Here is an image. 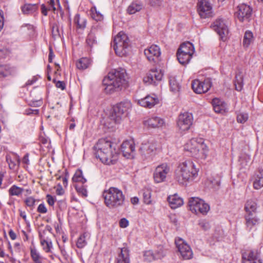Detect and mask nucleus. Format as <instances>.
Returning a JSON list of instances; mask_svg holds the SVG:
<instances>
[{
  "label": "nucleus",
  "mask_w": 263,
  "mask_h": 263,
  "mask_svg": "<svg viewBox=\"0 0 263 263\" xmlns=\"http://www.w3.org/2000/svg\"><path fill=\"white\" fill-rule=\"evenodd\" d=\"M48 3L49 10L54 11L57 9L56 6H57L58 7H60L59 0H56V2H55L54 0H49Z\"/></svg>",
  "instance_id": "8fccbe9b"
},
{
  "label": "nucleus",
  "mask_w": 263,
  "mask_h": 263,
  "mask_svg": "<svg viewBox=\"0 0 263 263\" xmlns=\"http://www.w3.org/2000/svg\"><path fill=\"white\" fill-rule=\"evenodd\" d=\"M106 93H112L125 88L127 84V76L125 69L119 68L109 72L103 80Z\"/></svg>",
  "instance_id": "f257e3e1"
},
{
  "label": "nucleus",
  "mask_w": 263,
  "mask_h": 263,
  "mask_svg": "<svg viewBox=\"0 0 263 263\" xmlns=\"http://www.w3.org/2000/svg\"><path fill=\"white\" fill-rule=\"evenodd\" d=\"M128 221L125 218H122L119 221V225L121 228H125L128 226Z\"/></svg>",
  "instance_id": "052dcab7"
},
{
  "label": "nucleus",
  "mask_w": 263,
  "mask_h": 263,
  "mask_svg": "<svg viewBox=\"0 0 263 263\" xmlns=\"http://www.w3.org/2000/svg\"><path fill=\"white\" fill-rule=\"evenodd\" d=\"M16 73V69L15 67L9 65H0V77L13 76Z\"/></svg>",
  "instance_id": "a878e982"
},
{
  "label": "nucleus",
  "mask_w": 263,
  "mask_h": 263,
  "mask_svg": "<svg viewBox=\"0 0 263 263\" xmlns=\"http://www.w3.org/2000/svg\"><path fill=\"white\" fill-rule=\"evenodd\" d=\"M6 161L9 164V167L11 169H13L15 166V163L12 160L9 156H6Z\"/></svg>",
  "instance_id": "e2e57ef3"
},
{
  "label": "nucleus",
  "mask_w": 263,
  "mask_h": 263,
  "mask_svg": "<svg viewBox=\"0 0 263 263\" xmlns=\"http://www.w3.org/2000/svg\"><path fill=\"white\" fill-rule=\"evenodd\" d=\"M159 103L158 98L155 95H147L144 98L138 99L137 103L141 106L151 108Z\"/></svg>",
  "instance_id": "412c9836"
},
{
  "label": "nucleus",
  "mask_w": 263,
  "mask_h": 263,
  "mask_svg": "<svg viewBox=\"0 0 263 263\" xmlns=\"http://www.w3.org/2000/svg\"><path fill=\"white\" fill-rule=\"evenodd\" d=\"M199 168L190 160L179 164L175 172V178L180 184L186 185L197 178Z\"/></svg>",
  "instance_id": "7ed1b4c3"
},
{
  "label": "nucleus",
  "mask_w": 263,
  "mask_h": 263,
  "mask_svg": "<svg viewBox=\"0 0 263 263\" xmlns=\"http://www.w3.org/2000/svg\"><path fill=\"white\" fill-rule=\"evenodd\" d=\"M88 235V234L87 233H84L83 234L80 236V237L78 239L76 244L77 247L78 248H83L87 245L86 238Z\"/></svg>",
  "instance_id": "37998d69"
},
{
  "label": "nucleus",
  "mask_w": 263,
  "mask_h": 263,
  "mask_svg": "<svg viewBox=\"0 0 263 263\" xmlns=\"http://www.w3.org/2000/svg\"><path fill=\"white\" fill-rule=\"evenodd\" d=\"M252 9L250 6L241 4L237 6L235 16L242 22L248 20L252 15Z\"/></svg>",
  "instance_id": "4468645a"
},
{
  "label": "nucleus",
  "mask_w": 263,
  "mask_h": 263,
  "mask_svg": "<svg viewBox=\"0 0 263 263\" xmlns=\"http://www.w3.org/2000/svg\"><path fill=\"white\" fill-rule=\"evenodd\" d=\"M163 77V73L160 70L157 69H152L146 76L143 78V82L145 84L156 85V81H160Z\"/></svg>",
  "instance_id": "f3484780"
},
{
  "label": "nucleus",
  "mask_w": 263,
  "mask_h": 263,
  "mask_svg": "<svg viewBox=\"0 0 263 263\" xmlns=\"http://www.w3.org/2000/svg\"><path fill=\"white\" fill-rule=\"evenodd\" d=\"M98 30L97 28L92 27L86 39V43L90 49L97 45L96 35Z\"/></svg>",
  "instance_id": "393cba45"
},
{
  "label": "nucleus",
  "mask_w": 263,
  "mask_h": 263,
  "mask_svg": "<svg viewBox=\"0 0 263 263\" xmlns=\"http://www.w3.org/2000/svg\"><path fill=\"white\" fill-rule=\"evenodd\" d=\"M160 48L157 45H152L144 50V54L150 62H155L160 55Z\"/></svg>",
  "instance_id": "4be33fe9"
},
{
  "label": "nucleus",
  "mask_w": 263,
  "mask_h": 263,
  "mask_svg": "<svg viewBox=\"0 0 263 263\" xmlns=\"http://www.w3.org/2000/svg\"><path fill=\"white\" fill-rule=\"evenodd\" d=\"M90 60L87 58L80 59L77 63V67L81 70L85 69L90 64Z\"/></svg>",
  "instance_id": "c9c22d12"
},
{
  "label": "nucleus",
  "mask_w": 263,
  "mask_h": 263,
  "mask_svg": "<svg viewBox=\"0 0 263 263\" xmlns=\"http://www.w3.org/2000/svg\"><path fill=\"white\" fill-rule=\"evenodd\" d=\"M53 82L55 84V86L57 88H61L62 90H64L66 87L65 83L63 81H56L55 79L53 80Z\"/></svg>",
  "instance_id": "13d9d810"
},
{
  "label": "nucleus",
  "mask_w": 263,
  "mask_h": 263,
  "mask_svg": "<svg viewBox=\"0 0 263 263\" xmlns=\"http://www.w3.org/2000/svg\"><path fill=\"white\" fill-rule=\"evenodd\" d=\"M200 227L204 231H207L210 229V224L208 221L205 220H200L198 223Z\"/></svg>",
  "instance_id": "603ef678"
},
{
  "label": "nucleus",
  "mask_w": 263,
  "mask_h": 263,
  "mask_svg": "<svg viewBox=\"0 0 263 263\" xmlns=\"http://www.w3.org/2000/svg\"><path fill=\"white\" fill-rule=\"evenodd\" d=\"M179 62L182 65H185L190 62L191 59V55H177Z\"/></svg>",
  "instance_id": "de8ad7c7"
},
{
  "label": "nucleus",
  "mask_w": 263,
  "mask_h": 263,
  "mask_svg": "<svg viewBox=\"0 0 263 263\" xmlns=\"http://www.w3.org/2000/svg\"><path fill=\"white\" fill-rule=\"evenodd\" d=\"M184 149L190 153L191 156L197 159H205L208 152L207 146L204 143L203 139L200 138L191 139L184 145Z\"/></svg>",
  "instance_id": "39448f33"
},
{
  "label": "nucleus",
  "mask_w": 263,
  "mask_h": 263,
  "mask_svg": "<svg viewBox=\"0 0 263 263\" xmlns=\"http://www.w3.org/2000/svg\"><path fill=\"white\" fill-rule=\"evenodd\" d=\"M244 218L246 229L249 231L255 230L260 222V219L256 214H246Z\"/></svg>",
  "instance_id": "6ab92c4d"
},
{
  "label": "nucleus",
  "mask_w": 263,
  "mask_h": 263,
  "mask_svg": "<svg viewBox=\"0 0 263 263\" xmlns=\"http://www.w3.org/2000/svg\"><path fill=\"white\" fill-rule=\"evenodd\" d=\"M155 255L156 259H161L164 257L166 253V250L162 246L158 248V249L155 251Z\"/></svg>",
  "instance_id": "09e8293b"
},
{
  "label": "nucleus",
  "mask_w": 263,
  "mask_h": 263,
  "mask_svg": "<svg viewBox=\"0 0 263 263\" xmlns=\"http://www.w3.org/2000/svg\"><path fill=\"white\" fill-rule=\"evenodd\" d=\"M212 103L213 109L216 112L223 114L228 112L227 104L222 100L216 98L213 99Z\"/></svg>",
  "instance_id": "5701e85b"
},
{
  "label": "nucleus",
  "mask_w": 263,
  "mask_h": 263,
  "mask_svg": "<svg viewBox=\"0 0 263 263\" xmlns=\"http://www.w3.org/2000/svg\"><path fill=\"white\" fill-rule=\"evenodd\" d=\"M157 150V143L154 141L142 143L139 148L141 154L145 156H151L155 155Z\"/></svg>",
  "instance_id": "a211bd4d"
},
{
  "label": "nucleus",
  "mask_w": 263,
  "mask_h": 263,
  "mask_svg": "<svg viewBox=\"0 0 263 263\" xmlns=\"http://www.w3.org/2000/svg\"><path fill=\"white\" fill-rule=\"evenodd\" d=\"M120 149L124 157L127 158L134 157L135 146L133 140L124 141L121 145Z\"/></svg>",
  "instance_id": "aec40b11"
},
{
  "label": "nucleus",
  "mask_w": 263,
  "mask_h": 263,
  "mask_svg": "<svg viewBox=\"0 0 263 263\" xmlns=\"http://www.w3.org/2000/svg\"><path fill=\"white\" fill-rule=\"evenodd\" d=\"M257 203L252 199L248 200L245 204L246 214H256Z\"/></svg>",
  "instance_id": "c756f323"
},
{
  "label": "nucleus",
  "mask_w": 263,
  "mask_h": 263,
  "mask_svg": "<svg viewBox=\"0 0 263 263\" xmlns=\"http://www.w3.org/2000/svg\"><path fill=\"white\" fill-rule=\"evenodd\" d=\"M211 27L217 32L221 40L225 41L227 39L229 29L223 20L217 19L211 24Z\"/></svg>",
  "instance_id": "9b49d317"
},
{
  "label": "nucleus",
  "mask_w": 263,
  "mask_h": 263,
  "mask_svg": "<svg viewBox=\"0 0 263 263\" xmlns=\"http://www.w3.org/2000/svg\"><path fill=\"white\" fill-rule=\"evenodd\" d=\"M47 202L50 206H53L55 203V199L50 195H46Z\"/></svg>",
  "instance_id": "680f3d73"
},
{
  "label": "nucleus",
  "mask_w": 263,
  "mask_h": 263,
  "mask_svg": "<svg viewBox=\"0 0 263 263\" xmlns=\"http://www.w3.org/2000/svg\"><path fill=\"white\" fill-rule=\"evenodd\" d=\"M141 193L143 202L147 204L151 203V191L148 189L145 188L141 191Z\"/></svg>",
  "instance_id": "4c0bfd02"
},
{
  "label": "nucleus",
  "mask_w": 263,
  "mask_h": 263,
  "mask_svg": "<svg viewBox=\"0 0 263 263\" xmlns=\"http://www.w3.org/2000/svg\"><path fill=\"white\" fill-rule=\"evenodd\" d=\"M116 263H130L129 250L126 248L121 249V252L116 260Z\"/></svg>",
  "instance_id": "cd10ccee"
},
{
  "label": "nucleus",
  "mask_w": 263,
  "mask_h": 263,
  "mask_svg": "<svg viewBox=\"0 0 263 263\" xmlns=\"http://www.w3.org/2000/svg\"><path fill=\"white\" fill-rule=\"evenodd\" d=\"M37 211L39 213L45 214L47 213V210L44 203L40 204L37 209Z\"/></svg>",
  "instance_id": "bf43d9fd"
},
{
  "label": "nucleus",
  "mask_w": 263,
  "mask_h": 263,
  "mask_svg": "<svg viewBox=\"0 0 263 263\" xmlns=\"http://www.w3.org/2000/svg\"><path fill=\"white\" fill-rule=\"evenodd\" d=\"M40 238L41 244L43 246L44 250L46 252H50L52 246L51 241L44 239L41 235H40Z\"/></svg>",
  "instance_id": "79ce46f5"
},
{
  "label": "nucleus",
  "mask_w": 263,
  "mask_h": 263,
  "mask_svg": "<svg viewBox=\"0 0 263 263\" xmlns=\"http://www.w3.org/2000/svg\"><path fill=\"white\" fill-rule=\"evenodd\" d=\"M144 260L147 262H151L156 259L155 253L151 250L145 251L143 253Z\"/></svg>",
  "instance_id": "a18cd8bd"
},
{
  "label": "nucleus",
  "mask_w": 263,
  "mask_h": 263,
  "mask_svg": "<svg viewBox=\"0 0 263 263\" xmlns=\"http://www.w3.org/2000/svg\"><path fill=\"white\" fill-rule=\"evenodd\" d=\"M235 89L237 91H241L243 88V77L241 73H237L234 81Z\"/></svg>",
  "instance_id": "f704fd0d"
},
{
  "label": "nucleus",
  "mask_w": 263,
  "mask_h": 263,
  "mask_svg": "<svg viewBox=\"0 0 263 263\" xmlns=\"http://www.w3.org/2000/svg\"><path fill=\"white\" fill-rule=\"evenodd\" d=\"M104 203L109 209H117L124 205L125 197L123 192L116 187H110L102 194Z\"/></svg>",
  "instance_id": "20e7f679"
},
{
  "label": "nucleus",
  "mask_w": 263,
  "mask_h": 263,
  "mask_svg": "<svg viewBox=\"0 0 263 263\" xmlns=\"http://www.w3.org/2000/svg\"><path fill=\"white\" fill-rule=\"evenodd\" d=\"M37 4H25L21 7L22 12L24 14H30L37 10Z\"/></svg>",
  "instance_id": "7c9ffc66"
},
{
  "label": "nucleus",
  "mask_w": 263,
  "mask_h": 263,
  "mask_svg": "<svg viewBox=\"0 0 263 263\" xmlns=\"http://www.w3.org/2000/svg\"><path fill=\"white\" fill-rule=\"evenodd\" d=\"M175 244L183 259L187 260L193 258V253L190 247L183 240L179 238L175 240Z\"/></svg>",
  "instance_id": "f8f14e48"
},
{
  "label": "nucleus",
  "mask_w": 263,
  "mask_h": 263,
  "mask_svg": "<svg viewBox=\"0 0 263 263\" xmlns=\"http://www.w3.org/2000/svg\"><path fill=\"white\" fill-rule=\"evenodd\" d=\"M211 81L210 79H206L204 81L194 80L192 82V87L194 91L197 93L206 92L211 87Z\"/></svg>",
  "instance_id": "2eb2a0df"
},
{
  "label": "nucleus",
  "mask_w": 263,
  "mask_h": 263,
  "mask_svg": "<svg viewBox=\"0 0 263 263\" xmlns=\"http://www.w3.org/2000/svg\"><path fill=\"white\" fill-rule=\"evenodd\" d=\"M253 41V33L250 31H247L243 36V45L248 47Z\"/></svg>",
  "instance_id": "c03bdc74"
},
{
  "label": "nucleus",
  "mask_w": 263,
  "mask_h": 263,
  "mask_svg": "<svg viewBox=\"0 0 263 263\" xmlns=\"http://www.w3.org/2000/svg\"><path fill=\"white\" fill-rule=\"evenodd\" d=\"M9 235L10 237L12 240H15L16 238L15 233L12 230H10L9 231Z\"/></svg>",
  "instance_id": "774afa93"
},
{
  "label": "nucleus",
  "mask_w": 263,
  "mask_h": 263,
  "mask_svg": "<svg viewBox=\"0 0 263 263\" xmlns=\"http://www.w3.org/2000/svg\"><path fill=\"white\" fill-rule=\"evenodd\" d=\"M190 210L196 214L205 215L210 210V206L202 199L198 197H192L188 202Z\"/></svg>",
  "instance_id": "6e6552de"
},
{
  "label": "nucleus",
  "mask_w": 263,
  "mask_h": 263,
  "mask_svg": "<svg viewBox=\"0 0 263 263\" xmlns=\"http://www.w3.org/2000/svg\"><path fill=\"white\" fill-rule=\"evenodd\" d=\"M162 0H149V4L153 7H158L162 5Z\"/></svg>",
  "instance_id": "864d4df0"
},
{
  "label": "nucleus",
  "mask_w": 263,
  "mask_h": 263,
  "mask_svg": "<svg viewBox=\"0 0 263 263\" xmlns=\"http://www.w3.org/2000/svg\"><path fill=\"white\" fill-rule=\"evenodd\" d=\"M167 201L171 208L173 209L180 206L183 203L182 199L177 194L169 196L167 198Z\"/></svg>",
  "instance_id": "bb28decb"
},
{
  "label": "nucleus",
  "mask_w": 263,
  "mask_h": 263,
  "mask_svg": "<svg viewBox=\"0 0 263 263\" xmlns=\"http://www.w3.org/2000/svg\"><path fill=\"white\" fill-rule=\"evenodd\" d=\"M26 113L27 115L31 114L37 115L39 114V109H28L26 110Z\"/></svg>",
  "instance_id": "0e129e2a"
},
{
  "label": "nucleus",
  "mask_w": 263,
  "mask_h": 263,
  "mask_svg": "<svg viewBox=\"0 0 263 263\" xmlns=\"http://www.w3.org/2000/svg\"><path fill=\"white\" fill-rule=\"evenodd\" d=\"M132 107V103L129 100H124L113 107L109 118L115 123H120L122 119L126 116L128 111Z\"/></svg>",
  "instance_id": "0eeeda50"
},
{
  "label": "nucleus",
  "mask_w": 263,
  "mask_h": 263,
  "mask_svg": "<svg viewBox=\"0 0 263 263\" xmlns=\"http://www.w3.org/2000/svg\"><path fill=\"white\" fill-rule=\"evenodd\" d=\"M76 189L77 190V192L82 195L84 197L87 196V191L85 188L84 187V186H78V185L75 186Z\"/></svg>",
  "instance_id": "5fc2aeb1"
},
{
  "label": "nucleus",
  "mask_w": 263,
  "mask_h": 263,
  "mask_svg": "<svg viewBox=\"0 0 263 263\" xmlns=\"http://www.w3.org/2000/svg\"><path fill=\"white\" fill-rule=\"evenodd\" d=\"M24 190V189L23 188L18 187L16 185H13L9 189L8 193L10 196H20L22 194Z\"/></svg>",
  "instance_id": "72a5a7b5"
},
{
  "label": "nucleus",
  "mask_w": 263,
  "mask_h": 263,
  "mask_svg": "<svg viewBox=\"0 0 263 263\" xmlns=\"http://www.w3.org/2000/svg\"><path fill=\"white\" fill-rule=\"evenodd\" d=\"M170 220L172 223L174 224L175 226L177 224L178 220L175 215H171L170 216Z\"/></svg>",
  "instance_id": "69168bd1"
},
{
  "label": "nucleus",
  "mask_w": 263,
  "mask_h": 263,
  "mask_svg": "<svg viewBox=\"0 0 263 263\" xmlns=\"http://www.w3.org/2000/svg\"><path fill=\"white\" fill-rule=\"evenodd\" d=\"M142 8V5L141 3L133 2L128 7L127 11L129 14H133L140 11Z\"/></svg>",
  "instance_id": "473e14b6"
},
{
  "label": "nucleus",
  "mask_w": 263,
  "mask_h": 263,
  "mask_svg": "<svg viewBox=\"0 0 263 263\" xmlns=\"http://www.w3.org/2000/svg\"><path fill=\"white\" fill-rule=\"evenodd\" d=\"M95 155L100 161L106 164H114L118 159V154L112 147L111 141L106 139H100L94 146Z\"/></svg>",
  "instance_id": "f03ea898"
},
{
  "label": "nucleus",
  "mask_w": 263,
  "mask_h": 263,
  "mask_svg": "<svg viewBox=\"0 0 263 263\" xmlns=\"http://www.w3.org/2000/svg\"><path fill=\"white\" fill-rule=\"evenodd\" d=\"M170 166L166 163H163L158 165L153 174L155 182L159 183L165 181L166 176L170 173Z\"/></svg>",
  "instance_id": "9d476101"
},
{
  "label": "nucleus",
  "mask_w": 263,
  "mask_h": 263,
  "mask_svg": "<svg viewBox=\"0 0 263 263\" xmlns=\"http://www.w3.org/2000/svg\"><path fill=\"white\" fill-rule=\"evenodd\" d=\"M26 205L30 207H33L35 204V200L32 197H29L25 201Z\"/></svg>",
  "instance_id": "6e6d98bb"
},
{
  "label": "nucleus",
  "mask_w": 263,
  "mask_h": 263,
  "mask_svg": "<svg viewBox=\"0 0 263 263\" xmlns=\"http://www.w3.org/2000/svg\"><path fill=\"white\" fill-rule=\"evenodd\" d=\"M72 180L73 182H79L82 184H84L86 182V179L83 176L82 171L81 170H78L76 171Z\"/></svg>",
  "instance_id": "e433bc0d"
},
{
  "label": "nucleus",
  "mask_w": 263,
  "mask_h": 263,
  "mask_svg": "<svg viewBox=\"0 0 263 263\" xmlns=\"http://www.w3.org/2000/svg\"><path fill=\"white\" fill-rule=\"evenodd\" d=\"M198 12L202 18H206L212 16V7L209 0H198Z\"/></svg>",
  "instance_id": "ddd939ff"
},
{
  "label": "nucleus",
  "mask_w": 263,
  "mask_h": 263,
  "mask_svg": "<svg viewBox=\"0 0 263 263\" xmlns=\"http://www.w3.org/2000/svg\"><path fill=\"white\" fill-rule=\"evenodd\" d=\"M211 186L213 188H218L220 186V179H213L210 181Z\"/></svg>",
  "instance_id": "4d7b16f0"
},
{
  "label": "nucleus",
  "mask_w": 263,
  "mask_h": 263,
  "mask_svg": "<svg viewBox=\"0 0 263 263\" xmlns=\"http://www.w3.org/2000/svg\"><path fill=\"white\" fill-rule=\"evenodd\" d=\"M170 85L171 90L174 92L179 91L180 86L175 77H172L170 79Z\"/></svg>",
  "instance_id": "a19ab883"
},
{
  "label": "nucleus",
  "mask_w": 263,
  "mask_h": 263,
  "mask_svg": "<svg viewBox=\"0 0 263 263\" xmlns=\"http://www.w3.org/2000/svg\"><path fill=\"white\" fill-rule=\"evenodd\" d=\"M242 263H262L257 250H250L242 253Z\"/></svg>",
  "instance_id": "dca6fc26"
},
{
  "label": "nucleus",
  "mask_w": 263,
  "mask_h": 263,
  "mask_svg": "<svg viewBox=\"0 0 263 263\" xmlns=\"http://www.w3.org/2000/svg\"><path fill=\"white\" fill-rule=\"evenodd\" d=\"M31 257L35 263H42L41 256L36 249H31L30 251Z\"/></svg>",
  "instance_id": "49530a36"
},
{
  "label": "nucleus",
  "mask_w": 263,
  "mask_h": 263,
  "mask_svg": "<svg viewBox=\"0 0 263 263\" xmlns=\"http://www.w3.org/2000/svg\"><path fill=\"white\" fill-rule=\"evenodd\" d=\"M179 49L182 50L184 51L187 52L192 54L194 52V46L191 43L189 42L182 43L180 45Z\"/></svg>",
  "instance_id": "58836bf2"
},
{
  "label": "nucleus",
  "mask_w": 263,
  "mask_h": 263,
  "mask_svg": "<svg viewBox=\"0 0 263 263\" xmlns=\"http://www.w3.org/2000/svg\"><path fill=\"white\" fill-rule=\"evenodd\" d=\"M74 23L77 25V28L84 30L86 28L87 21L85 18L81 17L79 14H77L74 17Z\"/></svg>",
  "instance_id": "2f4dec72"
},
{
  "label": "nucleus",
  "mask_w": 263,
  "mask_h": 263,
  "mask_svg": "<svg viewBox=\"0 0 263 263\" xmlns=\"http://www.w3.org/2000/svg\"><path fill=\"white\" fill-rule=\"evenodd\" d=\"M91 17L97 22L102 21L103 20V15L98 11L95 6L90 9Z\"/></svg>",
  "instance_id": "ea45409f"
},
{
  "label": "nucleus",
  "mask_w": 263,
  "mask_h": 263,
  "mask_svg": "<svg viewBox=\"0 0 263 263\" xmlns=\"http://www.w3.org/2000/svg\"><path fill=\"white\" fill-rule=\"evenodd\" d=\"M253 187L256 190L263 187V170H258L254 175Z\"/></svg>",
  "instance_id": "c85d7f7f"
},
{
  "label": "nucleus",
  "mask_w": 263,
  "mask_h": 263,
  "mask_svg": "<svg viewBox=\"0 0 263 263\" xmlns=\"http://www.w3.org/2000/svg\"><path fill=\"white\" fill-rule=\"evenodd\" d=\"M41 10H42V14L45 15V16H46L47 15V11L48 10V8L47 9L45 6L43 4L42 5V7H41Z\"/></svg>",
  "instance_id": "338daca9"
},
{
  "label": "nucleus",
  "mask_w": 263,
  "mask_h": 263,
  "mask_svg": "<svg viewBox=\"0 0 263 263\" xmlns=\"http://www.w3.org/2000/svg\"><path fill=\"white\" fill-rule=\"evenodd\" d=\"M130 41L127 34L123 31L119 32L115 36L114 41L111 43L116 53L120 56H125L130 49Z\"/></svg>",
  "instance_id": "423d86ee"
},
{
  "label": "nucleus",
  "mask_w": 263,
  "mask_h": 263,
  "mask_svg": "<svg viewBox=\"0 0 263 263\" xmlns=\"http://www.w3.org/2000/svg\"><path fill=\"white\" fill-rule=\"evenodd\" d=\"M162 119L157 116H152L144 120V124L151 128H158L161 127L164 124Z\"/></svg>",
  "instance_id": "b1692460"
},
{
  "label": "nucleus",
  "mask_w": 263,
  "mask_h": 263,
  "mask_svg": "<svg viewBox=\"0 0 263 263\" xmlns=\"http://www.w3.org/2000/svg\"><path fill=\"white\" fill-rule=\"evenodd\" d=\"M248 119V115L247 113L242 112L239 113L237 115V120L238 122L243 123L246 122Z\"/></svg>",
  "instance_id": "3c124183"
},
{
  "label": "nucleus",
  "mask_w": 263,
  "mask_h": 263,
  "mask_svg": "<svg viewBox=\"0 0 263 263\" xmlns=\"http://www.w3.org/2000/svg\"><path fill=\"white\" fill-rule=\"evenodd\" d=\"M193 117L189 112L180 113L177 120V127L179 132L183 133L188 130L193 124Z\"/></svg>",
  "instance_id": "1a4fd4ad"
}]
</instances>
